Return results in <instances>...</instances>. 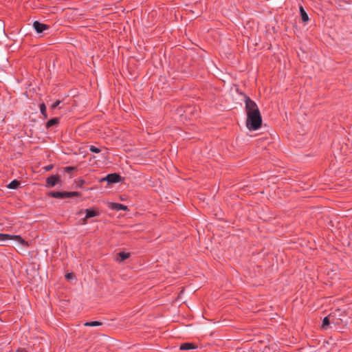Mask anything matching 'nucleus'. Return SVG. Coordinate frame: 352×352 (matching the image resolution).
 Instances as JSON below:
<instances>
[{"mask_svg": "<svg viewBox=\"0 0 352 352\" xmlns=\"http://www.w3.org/2000/svg\"><path fill=\"white\" fill-rule=\"evenodd\" d=\"M110 208L117 211L119 210H127L128 208L126 206L119 203H111Z\"/></svg>", "mask_w": 352, "mask_h": 352, "instance_id": "423d86ee", "label": "nucleus"}, {"mask_svg": "<svg viewBox=\"0 0 352 352\" xmlns=\"http://www.w3.org/2000/svg\"><path fill=\"white\" fill-rule=\"evenodd\" d=\"M195 349V346H194V344L192 343H190V342H186V343L182 344L179 346V349L182 350V351L190 350V349Z\"/></svg>", "mask_w": 352, "mask_h": 352, "instance_id": "9d476101", "label": "nucleus"}, {"mask_svg": "<svg viewBox=\"0 0 352 352\" xmlns=\"http://www.w3.org/2000/svg\"><path fill=\"white\" fill-rule=\"evenodd\" d=\"M33 27L37 33H42L43 31L49 29V25L41 23L38 21L33 23Z\"/></svg>", "mask_w": 352, "mask_h": 352, "instance_id": "20e7f679", "label": "nucleus"}, {"mask_svg": "<svg viewBox=\"0 0 352 352\" xmlns=\"http://www.w3.org/2000/svg\"><path fill=\"white\" fill-rule=\"evenodd\" d=\"M121 179V177L119 174L117 173H110L108 174L103 180L107 181L109 184H114L119 182Z\"/></svg>", "mask_w": 352, "mask_h": 352, "instance_id": "7ed1b4c3", "label": "nucleus"}, {"mask_svg": "<svg viewBox=\"0 0 352 352\" xmlns=\"http://www.w3.org/2000/svg\"><path fill=\"white\" fill-rule=\"evenodd\" d=\"M336 313L334 312L333 314H331V324H339L340 322H338V320H336Z\"/></svg>", "mask_w": 352, "mask_h": 352, "instance_id": "a211bd4d", "label": "nucleus"}, {"mask_svg": "<svg viewBox=\"0 0 352 352\" xmlns=\"http://www.w3.org/2000/svg\"><path fill=\"white\" fill-rule=\"evenodd\" d=\"M65 170L67 172H70V171L75 170V168L73 166H67V167H65Z\"/></svg>", "mask_w": 352, "mask_h": 352, "instance_id": "412c9836", "label": "nucleus"}, {"mask_svg": "<svg viewBox=\"0 0 352 352\" xmlns=\"http://www.w3.org/2000/svg\"><path fill=\"white\" fill-rule=\"evenodd\" d=\"M72 276H73V274H72L69 273V274H66V278H67V279H70V278H72Z\"/></svg>", "mask_w": 352, "mask_h": 352, "instance_id": "4be33fe9", "label": "nucleus"}, {"mask_svg": "<svg viewBox=\"0 0 352 352\" xmlns=\"http://www.w3.org/2000/svg\"><path fill=\"white\" fill-rule=\"evenodd\" d=\"M84 184L83 180H80L79 184H78V186H82V185Z\"/></svg>", "mask_w": 352, "mask_h": 352, "instance_id": "5701e85b", "label": "nucleus"}, {"mask_svg": "<svg viewBox=\"0 0 352 352\" xmlns=\"http://www.w3.org/2000/svg\"><path fill=\"white\" fill-rule=\"evenodd\" d=\"M14 240L22 246H29V244L19 235H12L8 234L0 233V242H5L8 240Z\"/></svg>", "mask_w": 352, "mask_h": 352, "instance_id": "f03ea898", "label": "nucleus"}, {"mask_svg": "<svg viewBox=\"0 0 352 352\" xmlns=\"http://www.w3.org/2000/svg\"><path fill=\"white\" fill-rule=\"evenodd\" d=\"M300 12L302 21L308 22L309 20L308 14H307L306 11L304 10L302 6H300Z\"/></svg>", "mask_w": 352, "mask_h": 352, "instance_id": "9b49d317", "label": "nucleus"}, {"mask_svg": "<svg viewBox=\"0 0 352 352\" xmlns=\"http://www.w3.org/2000/svg\"><path fill=\"white\" fill-rule=\"evenodd\" d=\"M89 151L94 153H98L100 152V149L95 146L91 145L89 146Z\"/></svg>", "mask_w": 352, "mask_h": 352, "instance_id": "6ab92c4d", "label": "nucleus"}, {"mask_svg": "<svg viewBox=\"0 0 352 352\" xmlns=\"http://www.w3.org/2000/svg\"><path fill=\"white\" fill-rule=\"evenodd\" d=\"M331 314L324 318L322 323V328L323 329H327L329 324H331Z\"/></svg>", "mask_w": 352, "mask_h": 352, "instance_id": "1a4fd4ad", "label": "nucleus"}, {"mask_svg": "<svg viewBox=\"0 0 352 352\" xmlns=\"http://www.w3.org/2000/svg\"><path fill=\"white\" fill-rule=\"evenodd\" d=\"M58 122H59V118H52V119H51V120L47 121V122L46 123V127L47 128H50L52 126L58 124Z\"/></svg>", "mask_w": 352, "mask_h": 352, "instance_id": "ddd939ff", "label": "nucleus"}, {"mask_svg": "<svg viewBox=\"0 0 352 352\" xmlns=\"http://www.w3.org/2000/svg\"><path fill=\"white\" fill-rule=\"evenodd\" d=\"M59 181V176L51 175L46 179V186L48 188L54 186Z\"/></svg>", "mask_w": 352, "mask_h": 352, "instance_id": "39448f33", "label": "nucleus"}, {"mask_svg": "<svg viewBox=\"0 0 352 352\" xmlns=\"http://www.w3.org/2000/svg\"><path fill=\"white\" fill-rule=\"evenodd\" d=\"M66 194H67V198L72 197H78L80 195V193L79 192H76V191L66 192Z\"/></svg>", "mask_w": 352, "mask_h": 352, "instance_id": "f3484780", "label": "nucleus"}, {"mask_svg": "<svg viewBox=\"0 0 352 352\" xmlns=\"http://www.w3.org/2000/svg\"><path fill=\"white\" fill-rule=\"evenodd\" d=\"M245 104L247 114L246 126L250 131L258 129L262 124V118L256 103L248 96L245 97Z\"/></svg>", "mask_w": 352, "mask_h": 352, "instance_id": "f257e3e1", "label": "nucleus"}, {"mask_svg": "<svg viewBox=\"0 0 352 352\" xmlns=\"http://www.w3.org/2000/svg\"><path fill=\"white\" fill-rule=\"evenodd\" d=\"M39 108H40V111H41V113L45 117V118H47V113H46V107H45V104L44 103H41L39 105Z\"/></svg>", "mask_w": 352, "mask_h": 352, "instance_id": "dca6fc26", "label": "nucleus"}, {"mask_svg": "<svg viewBox=\"0 0 352 352\" xmlns=\"http://www.w3.org/2000/svg\"><path fill=\"white\" fill-rule=\"evenodd\" d=\"M60 103V100H56V102H54L52 105H51V109H56L58 105Z\"/></svg>", "mask_w": 352, "mask_h": 352, "instance_id": "aec40b11", "label": "nucleus"}, {"mask_svg": "<svg viewBox=\"0 0 352 352\" xmlns=\"http://www.w3.org/2000/svg\"><path fill=\"white\" fill-rule=\"evenodd\" d=\"M50 196L56 198V199H64L67 198L66 192H58V191H53L50 192Z\"/></svg>", "mask_w": 352, "mask_h": 352, "instance_id": "6e6552de", "label": "nucleus"}, {"mask_svg": "<svg viewBox=\"0 0 352 352\" xmlns=\"http://www.w3.org/2000/svg\"><path fill=\"white\" fill-rule=\"evenodd\" d=\"M102 324V322L99 321H92V322H87L85 323V326L88 327H97Z\"/></svg>", "mask_w": 352, "mask_h": 352, "instance_id": "2eb2a0df", "label": "nucleus"}, {"mask_svg": "<svg viewBox=\"0 0 352 352\" xmlns=\"http://www.w3.org/2000/svg\"><path fill=\"white\" fill-rule=\"evenodd\" d=\"M19 186L20 182L16 179H14L8 185V188L10 189H17Z\"/></svg>", "mask_w": 352, "mask_h": 352, "instance_id": "f8f14e48", "label": "nucleus"}, {"mask_svg": "<svg viewBox=\"0 0 352 352\" xmlns=\"http://www.w3.org/2000/svg\"><path fill=\"white\" fill-rule=\"evenodd\" d=\"M118 256L120 258H118V260L119 261V262H122L127 259L129 257L130 254L124 252H120L118 253Z\"/></svg>", "mask_w": 352, "mask_h": 352, "instance_id": "4468645a", "label": "nucleus"}, {"mask_svg": "<svg viewBox=\"0 0 352 352\" xmlns=\"http://www.w3.org/2000/svg\"><path fill=\"white\" fill-rule=\"evenodd\" d=\"M85 219H89L91 217H97L99 215V212L94 209L88 208L85 210Z\"/></svg>", "mask_w": 352, "mask_h": 352, "instance_id": "0eeeda50", "label": "nucleus"}]
</instances>
